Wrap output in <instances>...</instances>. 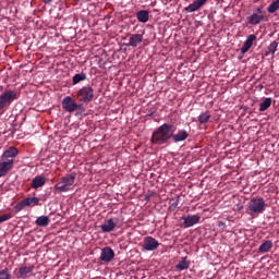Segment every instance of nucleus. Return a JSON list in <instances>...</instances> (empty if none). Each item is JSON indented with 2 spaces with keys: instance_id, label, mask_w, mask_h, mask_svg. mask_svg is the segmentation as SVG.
Returning a JSON list of instances; mask_svg holds the SVG:
<instances>
[{
  "instance_id": "b1692460",
  "label": "nucleus",
  "mask_w": 279,
  "mask_h": 279,
  "mask_svg": "<svg viewBox=\"0 0 279 279\" xmlns=\"http://www.w3.org/2000/svg\"><path fill=\"white\" fill-rule=\"evenodd\" d=\"M278 51V41H272L266 50L265 56H274Z\"/></svg>"
},
{
  "instance_id": "4be33fe9",
  "label": "nucleus",
  "mask_w": 279,
  "mask_h": 279,
  "mask_svg": "<svg viewBox=\"0 0 279 279\" xmlns=\"http://www.w3.org/2000/svg\"><path fill=\"white\" fill-rule=\"evenodd\" d=\"M271 247H274V242H271L270 240H266L264 243L259 245L258 252L260 254H267V252H269Z\"/></svg>"
},
{
  "instance_id": "473e14b6",
  "label": "nucleus",
  "mask_w": 279,
  "mask_h": 279,
  "mask_svg": "<svg viewBox=\"0 0 279 279\" xmlns=\"http://www.w3.org/2000/svg\"><path fill=\"white\" fill-rule=\"evenodd\" d=\"M9 219H12V214H5L0 216V223H3L4 221H9Z\"/></svg>"
},
{
  "instance_id": "6e6552de",
  "label": "nucleus",
  "mask_w": 279,
  "mask_h": 279,
  "mask_svg": "<svg viewBox=\"0 0 279 279\" xmlns=\"http://www.w3.org/2000/svg\"><path fill=\"white\" fill-rule=\"evenodd\" d=\"M206 3H208V0H194L191 4L184 8V12L193 14V12H197V10L204 8Z\"/></svg>"
},
{
  "instance_id": "4468645a",
  "label": "nucleus",
  "mask_w": 279,
  "mask_h": 279,
  "mask_svg": "<svg viewBox=\"0 0 279 279\" xmlns=\"http://www.w3.org/2000/svg\"><path fill=\"white\" fill-rule=\"evenodd\" d=\"M143 43V34H133L129 38V43L126 44V47H133L136 48Z\"/></svg>"
},
{
  "instance_id": "f257e3e1",
  "label": "nucleus",
  "mask_w": 279,
  "mask_h": 279,
  "mask_svg": "<svg viewBox=\"0 0 279 279\" xmlns=\"http://www.w3.org/2000/svg\"><path fill=\"white\" fill-rule=\"evenodd\" d=\"M174 133L175 128L173 124L163 123L153 132L150 143L153 145H165V143L171 140Z\"/></svg>"
},
{
  "instance_id": "c9c22d12",
  "label": "nucleus",
  "mask_w": 279,
  "mask_h": 279,
  "mask_svg": "<svg viewBox=\"0 0 279 279\" xmlns=\"http://www.w3.org/2000/svg\"><path fill=\"white\" fill-rule=\"evenodd\" d=\"M53 0H44V3H51Z\"/></svg>"
},
{
  "instance_id": "72a5a7b5",
  "label": "nucleus",
  "mask_w": 279,
  "mask_h": 279,
  "mask_svg": "<svg viewBox=\"0 0 279 279\" xmlns=\"http://www.w3.org/2000/svg\"><path fill=\"white\" fill-rule=\"evenodd\" d=\"M76 107H77V110H80V112H85L86 111L83 104H80V105L76 104Z\"/></svg>"
},
{
  "instance_id": "ddd939ff",
  "label": "nucleus",
  "mask_w": 279,
  "mask_h": 279,
  "mask_svg": "<svg viewBox=\"0 0 279 279\" xmlns=\"http://www.w3.org/2000/svg\"><path fill=\"white\" fill-rule=\"evenodd\" d=\"M112 258H114V251L109 246L104 247L100 253V260L102 263H110Z\"/></svg>"
},
{
  "instance_id": "2f4dec72",
  "label": "nucleus",
  "mask_w": 279,
  "mask_h": 279,
  "mask_svg": "<svg viewBox=\"0 0 279 279\" xmlns=\"http://www.w3.org/2000/svg\"><path fill=\"white\" fill-rule=\"evenodd\" d=\"M26 206L27 205H25V201H22L13 207V211L21 213V210H23V208H25Z\"/></svg>"
},
{
  "instance_id": "393cba45",
  "label": "nucleus",
  "mask_w": 279,
  "mask_h": 279,
  "mask_svg": "<svg viewBox=\"0 0 279 279\" xmlns=\"http://www.w3.org/2000/svg\"><path fill=\"white\" fill-rule=\"evenodd\" d=\"M189 260H186V257H182L181 262H179L175 266V268L179 270V271H184V269H189Z\"/></svg>"
},
{
  "instance_id": "f3484780",
  "label": "nucleus",
  "mask_w": 279,
  "mask_h": 279,
  "mask_svg": "<svg viewBox=\"0 0 279 279\" xmlns=\"http://www.w3.org/2000/svg\"><path fill=\"white\" fill-rule=\"evenodd\" d=\"M171 138L173 143H182V141H186V138H189V132H186V130H180L177 134L172 133Z\"/></svg>"
},
{
  "instance_id": "dca6fc26",
  "label": "nucleus",
  "mask_w": 279,
  "mask_h": 279,
  "mask_svg": "<svg viewBox=\"0 0 279 279\" xmlns=\"http://www.w3.org/2000/svg\"><path fill=\"white\" fill-rule=\"evenodd\" d=\"M254 40H256V35H250L241 48V53H247L250 49H252V45H254Z\"/></svg>"
},
{
  "instance_id": "39448f33",
  "label": "nucleus",
  "mask_w": 279,
  "mask_h": 279,
  "mask_svg": "<svg viewBox=\"0 0 279 279\" xmlns=\"http://www.w3.org/2000/svg\"><path fill=\"white\" fill-rule=\"evenodd\" d=\"M77 99L82 104H90L95 99V90L90 86H85L77 92Z\"/></svg>"
},
{
  "instance_id": "f704fd0d",
  "label": "nucleus",
  "mask_w": 279,
  "mask_h": 279,
  "mask_svg": "<svg viewBox=\"0 0 279 279\" xmlns=\"http://www.w3.org/2000/svg\"><path fill=\"white\" fill-rule=\"evenodd\" d=\"M218 227H219V228H226V222L219 221V222H218Z\"/></svg>"
},
{
  "instance_id": "a878e982",
  "label": "nucleus",
  "mask_w": 279,
  "mask_h": 279,
  "mask_svg": "<svg viewBox=\"0 0 279 279\" xmlns=\"http://www.w3.org/2000/svg\"><path fill=\"white\" fill-rule=\"evenodd\" d=\"M23 201L26 206H38L40 198L39 197H26Z\"/></svg>"
},
{
  "instance_id": "f8f14e48",
  "label": "nucleus",
  "mask_w": 279,
  "mask_h": 279,
  "mask_svg": "<svg viewBox=\"0 0 279 279\" xmlns=\"http://www.w3.org/2000/svg\"><path fill=\"white\" fill-rule=\"evenodd\" d=\"M201 217L197 215H187L182 218L184 228H193V226L199 223Z\"/></svg>"
},
{
  "instance_id": "2eb2a0df",
  "label": "nucleus",
  "mask_w": 279,
  "mask_h": 279,
  "mask_svg": "<svg viewBox=\"0 0 279 279\" xmlns=\"http://www.w3.org/2000/svg\"><path fill=\"white\" fill-rule=\"evenodd\" d=\"M34 274V266H21L19 268V278L27 279Z\"/></svg>"
},
{
  "instance_id": "5701e85b",
  "label": "nucleus",
  "mask_w": 279,
  "mask_h": 279,
  "mask_svg": "<svg viewBox=\"0 0 279 279\" xmlns=\"http://www.w3.org/2000/svg\"><path fill=\"white\" fill-rule=\"evenodd\" d=\"M209 121H210V113L208 111L202 112L198 116V123H201V125H206V123H208Z\"/></svg>"
},
{
  "instance_id": "9b49d317",
  "label": "nucleus",
  "mask_w": 279,
  "mask_h": 279,
  "mask_svg": "<svg viewBox=\"0 0 279 279\" xmlns=\"http://www.w3.org/2000/svg\"><path fill=\"white\" fill-rule=\"evenodd\" d=\"M12 169H14V165H12L11 160L0 159V178H5Z\"/></svg>"
},
{
  "instance_id": "412c9836",
  "label": "nucleus",
  "mask_w": 279,
  "mask_h": 279,
  "mask_svg": "<svg viewBox=\"0 0 279 279\" xmlns=\"http://www.w3.org/2000/svg\"><path fill=\"white\" fill-rule=\"evenodd\" d=\"M36 226H39L40 228H47L49 223H51V220L49 219V216H39L36 221Z\"/></svg>"
},
{
  "instance_id": "c756f323",
  "label": "nucleus",
  "mask_w": 279,
  "mask_h": 279,
  "mask_svg": "<svg viewBox=\"0 0 279 279\" xmlns=\"http://www.w3.org/2000/svg\"><path fill=\"white\" fill-rule=\"evenodd\" d=\"M86 80V73L82 72L78 74H75L73 76V84H80V82H84Z\"/></svg>"
},
{
  "instance_id": "f03ea898",
  "label": "nucleus",
  "mask_w": 279,
  "mask_h": 279,
  "mask_svg": "<svg viewBox=\"0 0 279 279\" xmlns=\"http://www.w3.org/2000/svg\"><path fill=\"white\" fill-rule=\"evenodd\" d=\"M75 178H77L75 172L65 174L61 178L60 182L54 185L56 191H59V193H69V191H73L75 187Z\"/></svg>"
},
{
  "instance_id": "bb28decb",
  "label": "nucleus",
  "mask_w": 279,
  "mask_h": 279,
  "mask_svg": "<svg viewBox=\"0 0 279 279\" xmlns=\"http://www.w3.org/2000/svg\"><path fill=\"white\" fill-rule=\"evenodd\" d=\"M271 98H265V100L259 105V112H265L268 108H271Z\"/></svg>"
},
{
  "instance_id": "1a4fd4ad",
  "label": "nucleus",
  "mask_w": 279,
  "mask_h": 279,
  "mask_svg": "<svg viewBox=\"0 0 279 279\" xmlns=\"http://www.w3.org/2000/svg\"><path fill=\"white\" fill-rule=\"evenodd\" d=\"M159 245L160 243L158 242V240L153 236H146L144 239L143 250H145L146 252H155V250L159 247Z\"/></svg>"
},
{
  "instance_id": "aec40b11",
  "label": "nucleus",
  "mask_w": 279,
  "mask_h": 279,
  "mask_svg": "<svg viewBox=\"0 0 279 279\" xmlns=\"http://www.w3.org/2000/svg\"><path fill=\"white\" fill-rule=\"evenodd\" d=\"M136 19L140 23H147L149 21V11L141 10L136 13Z\"/></svg>"
},
{
  "instance_id": "423d86ee",
  "label": "nucleus",
  "mask_w": 279,
  "mask_h": 279,
  "mask_svg": "<svg viewBox=\"0 0 279 279\" xmlns=\"http://www.w3.org/2000/svg\"><path fill=\"white\" fill-rule=\"evenodd\" d=\"M265 12L263 8L255 9V12L248 17L250 25H260L265 21Z\"/></svg>"
},
{
  "instance_id": "c85d7f7f",
  "label": "nucleus",
  "mask_w": 279,
  "mask_h": 279,
  "mask_svg": "<svg viewBox=\"0 0 279 279\" xmlns=\"http://www.w3.org/2000/svg\"><path fill=\"white\" fill-rule=\"evenodd\" d=\"M180 204V196H177L174 198H171L169 201V209L170 210H175L178 208V205Z\"/></svg>"
},
{
  "instance_id": "6ab92c4d",
  "label": "nucleus",
  "mask_w": 279,
  "mask_h": 279,
  "mask_svg": "<svg viewBox=\"0 0 279 279\" xmlns=\"http://www.w3.org/2000/svg\"><path fill=\"white\" fill-rule=\"evenodd\" d=\"M117 228V222H114V219L110 218L107 220L105 225L100 226L101 232H112Z\"/></svg>"
},
{
  "instance_id": "a211bd4d",
  "label": "nucleus",
  "mask_w": 279,
  "mask_h": 279,
  "mask_svg": "<svg viewBox=\"0 0 279 279\" xmlns=\"http://www.w3.org/2000/svg\"><path fill=\"white\" fill-rule=\"evenodd\" d=\"M44 184H47V179L45 177L37 175L32 180V189L38 190L41 189Z\"/></svg>"
},
{
  "instance_id": "7ed1b4c3",
  "label": "nucleus",
  "mask_w": 279,
  "mask_h": 279,
  "mask_svg": "<svg viewBox=\"0 0 279 279\" xmlns=\"http://www.w3.org/2000/svg\"><path fill=\"white\" fill-rule=\"evenodd\" d=\"M265 198L254 197L247 203L246 215L254 217V215H263L265 213Z\"/></svg>"
},
{
  "instance_id": "20e7f679",
  "label": "nucleus",
  "mask_w": 279,
  "mask_h": 279,
  "mask_svg": "<svg viewBox=\"0 0 279 279\" xmlns=\"http://www.w3.org/2000/svg\"><path fill=\"white\" fill-rule=\"evenodd\" d=\"M19 93L14 89H7L0 95V113L3 112V108L10 106L12 101L16 100Z\"/></svg>"
},
{
  "instance_id": "0eeeda50",
  "label": "nucleus",
  "mask_w": 279,
  "mask_h": 279,
  "mask_svg": "<svg viewBox=\"0 0 279 279\" xmlns=\"http://www.w3.org/2000/svg\"><path fill=\"white\" fill-rule=\"evenodd\" d=\"M19 156V149L14 146L9 147L7 150L3 151L0 159L8 162L10 160L14 166V158Z\"/></svg>"
},
{
  "instance_id": "9d476101",
  "label": "nucleus",
  "mask_w": 279,
  "mask_h": 279,
  "mask_svg": "<svg viewBox=\"0 0 279 279\" xmlns=\"http://www.w3.org/2000/svg\"><path fill=\"white\" fill-rule=\"evenodd\" d=\"M62 108L65 112H75L77 110V102L71 96H66L62 100Z\"/></svg>"
},
{
  "instance_id": "7c9ffc66",
  "label": "nucleus",
  "mask_w": 279,
  "mask_h": 279,
  "mask_svg": "<svg viewBox=\"0 0 279 279\" xmlns=\"http://www.w3.org/2000/svg\"><path fill=\"white\" fill-rule=\"evenodd\" d=\"M0 279H12V274L10 272V268H4L0 270Z\"/></svg>"
},
{
  "instance_id": "cd10ccee",
  "label": "nucleus",
  "mask_w": 279,
  "mask_h": 279,
  "mask_svg": "<svg viewBox=\"0 0 279 279\" xmlns=\"http://www.w3.org/2000/svg\"><path fill=\"white\" fill-rule=\"evenodd\" d=\"M278 10H279V0L274 1L267 8V12H269V14H275V12H278Z\"/></svg>"
}]
</instances>
